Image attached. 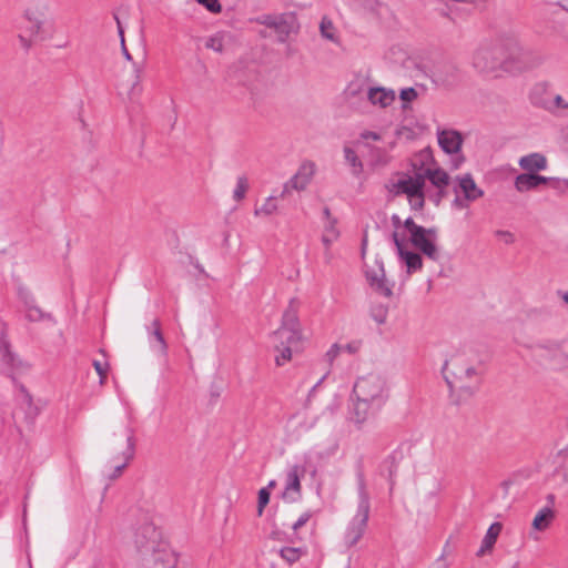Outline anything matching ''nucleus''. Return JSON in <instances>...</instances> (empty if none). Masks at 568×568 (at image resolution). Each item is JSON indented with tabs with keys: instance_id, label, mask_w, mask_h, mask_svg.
Instances as JSON below:
<instances>
[{
	"instance_id": "obj_1",
	"label": "nucleus",
	"mask_w": 568,
	"mask_h": 568,
	"mask_svg": "<svg viewBox=\"0 0 568 568\" xmlns=\"http://www.w3.org/2000/svg\"><path fill=\"white\" fill-rule=\"evenodd\" d=\"M390 386L379 373L356 378L348 399V419L357 428L374 418L389 399Z\"/></svg>"
},
{
	"instance_id": "obj_2",
	"label": "nucleus",
	"mask_w": 568,
	"mask_h": 568,
	"mask_svg": "<svg viewBox=\"0 0 568 568\" xmlns=\"http://www.w3.org/2000/svg\"><path fill=\"white\" fill-rule=\"evenodd\" d=\"M275 352V363L283 366L292 359L294 352L301 351L302 331L297 315V304L292 300L285 310L281 326L272 335Z\"/></svg>"
},
{
	"instance_id": "obj_3",
	"label": "nucleus",
	"mask_w": 568,
	"mask_h": 568,
	"mask_svg": "<svg viewBox=\"0 0 568 568\" xmlns=\"http://www.w3.org/2000/svg\"><path fill=\"white\" fill-rule=\"evenodd\" d=\"M356 510L344 531V544L354 547L365 535L371 515V496L362 466L356 470Z\"/></svg>"
},
{
	"instance_id": "obj_4",
	"label": "nucleus",
	"mask_w": 568,
	"mask_h": 568,
	"mask_svg": "<svg viewBox=\"0 0 568 568\" xmlns=\"http://www.w3.org/2000/svg\"><path fill=\"white\" fill-rule=\"evenodd\" d=\"M537 64L539 59L521 44L516 34H503V73L517 75Z\"/></svg>"
},
{
	"instance_id": "obj_5",
	"label": "nucleus",
	"mask_w": 568,
	"mask_h": 568,
	"mask_svg": "<svg viewBox=\"0 0 568 568\" xmlns=\"http://www.w3.org/2000/svg\"><path fill=\"white\" fill-rule=\"evenodd\" d=\"M473 68L486 75L499 78L503 74V36L494 42L479 44L470 59Z\"/></svg>"
},
{
	"instance_id": "obj_6",
	"label": "nucleus",
	"mask_w": 568,
	"mask_h": 568,
	"mask_svg": "<svg viewBox=\"0 0 568 568\" xmlns=\"http://www.w3.org/2000/svg\"><path fill=\"white\" fill-rule=\"evenodd\" d=\"M444 372L450 389L464 390L470 395L479 385V377L475 367L462 365L459 357L447 361L444 365Z\"/></svg>"
},
{
	"instance_id": "obj_7",
	"label": "nucleus",
	"mask_w": 568,
	"mask_h": 568,
	"mask_svg": "<svg viewBox=\"0 0 568 568\" xmlns=\"http://www.w3.org/2000/svg\"><path fill=\"white\" fill-rule=\"evenodd\" d=\"M404 227L409 234V241L414 247L419 250L425 256L432 261L440 258V251L437 245L438 234L436 229H426L416 224L413 219L408 217L404 222Z\"/></svg>"
},
{
	"instance_id": "obj_8",
	"label": "nucleus",
	"mask_w": 568,
	"mask_h": 568,
	"mask_svg": "<svg viewBox=\"0 0 568 568\" xmlns=\"http://www.w3.org/2000/svg\"><path fill=\"white\" fill-rule=\"evenodd\" d=\"M454 182L455 199L452 204L457 210L468 209L473 202L484 196V190L476 184L470 173L457 175Z\"/></svg>"
},
{
	"instance_id": "obj_9",
	"label": "nucleus",
	"mask_w": 568,
	"mask_h": 568,
	"mask_svg": "<svg viewBox=\"0 0 568 568\" xmlns=\"http://www.w3.org/2000/svg\"><path fill=\"white\" fill-rule=\"evenodd\" d=\"M425 175L416 172L414 175H405L394 184L396 193L407 195L409 205L414 210H422L425 203L424 195Z\"/></svg>"
},
{
	"instance_id": "obj_10",
	"label": "nucleus",
	"mask_w": 568,
	"mask_h": 568,
	"mask_svg": "<svg viewBox=\"0 0 568 568\" xmlns=\"http://www.w3.org/2000/svg\"><path fill=\"white\" fill-rule=\"evenodd\" d=\"M48 1H38L27 8L24 17L27 30L34 40H43L47 36Z\"/></svg>"
},
{
	"instance_id": "obj_11",
	"label": "nucleus",
	"mask_w": 568,
	"mask_h": 568,
	"mask_svg": "<svg viewBox=\"0 0 568 568\" xmlns=\"http://www.w3.org/2000/svg\"><path fill=\"white\" fill-rule=\"evenodd\" d=\"M437 140L439 146L445 153L454 155V159L452 160L453 169H458L464 162V156L460 154L464 141L462 134L452 129L438 130Z\"/></svg>"
},
{
	"instance_id": "obj_12",
	"label": "nucleus",
	"mask_w": 568,
	"mask_h": 568,
	"mask_svg": "<svg viewBox=\"0 0 568 568\" xmlns=\"http://www.w3.org/2000/svg\"><path fill=\"white\" fill-rule=\"evenodd\" d=\"M315 164L311 161L303 162L296 173L284 183L283 190L280 194V197L284 199L292 191H304L310 183L312 182L314 175H315Z\"/></svg>"
},
{
	"instance_id": "obj_13",
	"label": "nucleus",
	"mask_w": 568,
	"mask_h": 568,
	"mask_svg": "<svg viewBox=\"0 0 568 568\" xmlns=\"http://www.w3.org/2000/svg\"><path fill=\"white\" fill-rule=\"evenodd\" d=\"M365 276L369 286L378 294L389 297L393 294L392 285L385 278L384 265L379 260H375L374 264L366 266Z\"/></svg>"
},
{
	"instance_id": "obj_14",
	"label": "nucleus",
	"mask_w": 568,
	"mask_h": 568,
	"mask_svg": "<svg viewBox=\"0 0 568 568\" xmlns=\"http://www.w3.org/2000/svg\"><path fill=\"white\" fill-rule=\"evenodd\" d=\"M234 42V36L230 31H216L203 39V45L205 49L220 54L232 50Z\"/></svg>"
},
{
	"instance_id": "obj_15",
	"label": "nucleus",
	"mask_w": 568,
	"mask_h": 568,
	"mask_svg": "<svg viewBox=\"0 0 568 568\" xmlns=\"http://www.w3.org/2000/svg\"><path fill=\"white\" fill-rule=\"evenodd\" d=\"M394 244L397 250V254L400 261L405 264L407 273L412 274L414 272L420 271L423 267L422 256L407 248V245L402 241L397 233L393 234Z\"/></svg>"
},
{
	"instance_id": "obj_16",
	"label": "nucleus",
	"mask_w": 568,
	"mask_h": 568,
	"mask_svg": "<svg viewBox=\"0 0 568 568\" xmlns=\"http://www.w3.org/2000/svg\"><path fill=\"white\" fill-rule=\"evenodd\" d=\"M304 468L301 466H293L286 474L285 488L283 496L290 501H295L301 495V478L304 476Z\"/></svg>"
},
{
	"instance_id": "obj_17",
	"label": "nucleus",
	"mask_w": 568,
	"mask_h": 568,
	"mask_svg": "<svg viewBox=\"0 0 568 568\" xmlns=\"http://www.w3.org/2000/svg\"><path fill=\"white\" fill-rule=\"evenodd\" d=\"M123 437L125 438L126 446L125 449L120 455V458H122V463L114 466L113 473L109 476L111 479L118 478L122 474V470L128 466L130 460H132L134 457L135 442L133 428L130 426H125L123 429Z\"/></svg>"
},
{
	"instance_id": "obj_18",
	"label": "nucleus",
	"mask_w": 568,
	"mask_h": 568,
	"mask_svg": "<svg viewBox=\"0 0 568 568\" xmlns=\"http://www.w3.org/2000/svg\"><path fill=\"white\" fill-rule=\"evenodd\" d=\"M150 348L160 356H166L168 344L161 331V323L158 318L153 320L146 327Z\"/></svg>"
},
{
	"instance_id": "obj_19",
	"label": "nucleus",
	"mask_w": 568,
	"mask_h": 568,
	"mask_svg": "<svg viewBox=\"0 0 568 568\" xmlns=\"http://www.w3.org/2000/svg\"><path fill=\"white\" fill-rule=\"evenodd\" d=\"M555 179L534 173H521L515 179V187L518 192H527L537 189L541 184H547Z\"/></svg>"
},
{
	"instance_id": "obj_20",
	"label": "nucleus",
	"mask_w": 568,
	"mask_h": 568,
	"mask_svg": "<svg viewBox=\"0 0 568 568\" xmlns=\"http://www.w3.org/2000/svg\"><path fill=\"white\" fill-rule=\"evenodd\" d=\"M295 18L290 13H278V18L271 28L276 33L278 42H285L294 31Z\"/></svg>"
},
{
	"instance_id": "obj_21",
	"label": "nucleus",
	"mask_w": 568,
	"mask_h": 568,
	"mask_svg": "<svg viewBox=\"0 0 568 568\" xmlns=\"http://www.w3.org/2000/svg\"><path fill=\"white\" fill-rule=\"evenodd\" d=\"M420 174L425 175V180H429V182L439 190L442 196L443 191L448 186L450 180L447 172L440 168L426 166L420 170Z\"/></svg>"
},
{
	"instance_id": "obj_22",
	"label": "nucleus",
	"mask_w": 568,
	"mask_h": 568,
	"mask_svg": "<svg viewBox=\"0 0 568 568\" xmlns=\"http://www.w3.org/2000/svg\"><path fill=\"white\" fill-rule=\"evenodd\" d=\"M518 164L527 173H534L546 170L548 162L544 154L534 152L521 156Z\"/></svg>"
},
{
	"instance_id": "obj_23",
	"label": "nucleus",
	"mask_w": 568,
	"mask_h": 568,
	"mask_svg": "<svg viewBox=\"0 0 568 568\" xmlns=\"http://www.w3.org/2000/svg\"><path fill=\"white\" fill-rule=\"evenodd\" d=\"M395 91L382 87L369 88L367 92L368 101L381 108H387L395 101Z\"/></svg>"
},
{
	"instance_id": "obj_24",
	"label": "nucleus",
	"mask_w": 568,
	"mask_h": 568,
	"mask_svg": "<svg viewBox=\"0 0 568 568\" xmlns=\"http://www.w3.org/2000/svg\"><path fill=\"white\" fill-rule=\"evenodd\" d=\"M551 92L545 83L535 84L529 92V100L532 105L546 111L550 108Z\"/></svg>"
},
{
	"instance_id": "obj_25",
	"label": "nucleus",
	"mask_w": 568,
	"mask_h": 568,
	"mask_svg": "<svg viewBox=\"0 0 568 568\" xmlns=\"http://www.w3.org/2000/svg\"><path fill=\"white\" fill-rule=\"evenodd\" d=\"M159 534L152 524L143 525L135 535V544L139 549H153Z\"/></svg>"
},
{
	"instance_id": "obj_26",
	"label": "nucleus",
	"mask_w": 568,
	"mask_h": 568,
	"mask_svg": "<svg viewBox=\"0 0 568 568\" xmlns=\"http://www.w3.org/2000/svg\"><path fill=\"white\" fill-rule=\"evenodd\" d=\"M341 353H343V347L338 343H334L327 349V352L324 355V359L327 362L329 368L324 373V375L312 387V389L310 390V396H312L316 392V389L322 385V383L328 377V375L331 374V366L333 365L334 361L341 355Z\"/></svg>"
},
{
	"instance_id": "obj_27",
	"label": "nucleus",
	"mask_w": 568,
	"mask_h": 568,
	"mask_svg": "<svg viewBox=\"0 0 568 568\" xmlns=\"http://www.w3.org/2000/svg\"><path fill=\"white\" fill-rule=\"evenodd\" d=\"M500 530H501L500 524L494 523L493 525H490V527L488 528V530L481 541L480 548L478 549V551L476 554L478 557L484 556L486 554V551H489L493 548Z\"/></svg>"
},
{
	"instance_id": "obj_28",
	"label": "nucleus",
	"mask_w": 568,
	"mask_h": 568,
	"mask_svg": "<svg viewBox=\"0 0 568 568\" xmlns=\"http://www.w3.org/2000/svg\"><path fill=\"white\" fill-rule=\"evenodd\" d=\"M555 518V511L550 506H545L536 514L532 520L534 529L542 531L547 529Z\"/></svg>"
},
{
	"instance_id": "obj_29",
	"label": "nucleus",
	"mask_w": 568,
	"mask_h": 568,
	"mask_svg": "<svg viewBox=\"0 0 568 568\" xmlns=\"http://www.w3.org/2000/svg\"><path fill=\"white\" fill-rule=\"evenodd\" d=\"M19 295L26 303V318L30 322H37L42 318V312L40 308L32 305L33 298L26 290H20Z\"/></svg>"
},
{
	"instance_id": "obj_30",
	"label": "nucleus",
	"mask_w": 568,
	"mask_h": 568,
	"mask_svg": "<svg viewBox=\"0 0 568 568\" xmlns=\"http://www.w3.org/2000/svg\"><path fill=\"white\" fill-rule=\"evenodd\" d=\"M0 356L8 373L18 368L21 364L17 362L14 354H12L9 348V344L3 339L0 341Z\"/></svg>"
},
{
	"instance_id": "obj_31",
	"label": "nucleus",
	"mask_w": 568,
	"mask_h": 568,
	"mask_svg": "<svg viewBox=\"0 0 568 568\" xmlns=\"http://www.w3.org/2000/svg\"><path fill=\"white\" fill-rule=\"evenodd\" d=\"M278 210L276 197L271 195L265 199L264 203L254 210L255 216H270Z\"/></svg>"
},
{
	"instance_id": "obj_32",
	"label": "nucleus",
	"mask_w": 568,
	"mask_h": 568,
	"mask_svg": "<svg viewBox=\"0 0 568 568\" xmlns=\"http://www.w3.org/2000/svg\"><path fill=\"white\" fill-rule=\"evenodd\" d=\"M305 551L300 547H283L278 549L280 557L288 565H292L301 559Z\"/></svg>"
},
{
	"instance_id": "obj_33",
	"label": "nucleus",
	"mask_w": 568,
	"mask_h": 568,
	"mask_svg": "<svg viewBox=\"0 0 568 568\" xmlns=\"http://www.w3.org/2000/svg\"><path fill=\"white\" fill-rule=\"evenodd\" d=\"M321 36L332 42L337 43L338 38L335 34V27L327 17H323L320 23Z\"/></svg>"
},
{
	"instance_id": "obj_34",
	"label": "nucleus",
	"mask_w": 568,
	"mask_h": 568,
	"mask_svg": "<svg viewBox=\"0 0 568 568\" xmlns=\"http://www.w3.org/2000/svg\"><path fill=\"white\" fill-rule=\"evenodd\" d=\"M344 156L345 161L353 168L354 174H359L363 171V164L353 149L345 146Z\"/></svg>"
},
{
	"instance_id": "obj_35",
	"label": "nucleus",
	"mask_w": 568,
	"mask_h": 568,
	"mask_svg": "<svg viewBox=\"0 0 568 568\" xmlns=\"http://www.w3.org/2000/svg\"><path fill=\"white\" fill-rule=\"evenodd\" d=\"M248 190V181L247 178L244 175H241L236 179V185L233 191V199L236 202L242 201L245 197V194Z\"/></svg>"
},
{
	"instance_id": "obj_36",
	"label": "nucleus",
	"mask_w": 568,
	"mask_h": 568,
	"mask_svg": "<svg viewBox=\"0 0 568 568\" xmlns=\"http://www.w3.org/2000/svg\"><path fill=\"white\" fill-rule=\"evenodd\" d=\"M270 495H271V493L267 487H263L258 490V499H257V515L258 516L263 515L264 508L270 501Z\"/></svg>"
},
{
	"instance_id": "obj_37",
	"label": "nucleus",
	"mask_w": 568,
	"mask_h": 568,
	"mask_svg": "<svg viewBox=\"0 0 568 568\" xmlns=\"http://www.w3.org/2000/svg\"><path fill=\"white\" fill-rule=\"evenodd\" d=\"M550 108L548 109L549 112L555 113L559 109H567L568 102H566L561 95L559 94H552L550 98Z\"/></svg>"
},
{
	"instance_id": "obj_38",
	"label": "nucleus",
	"mask_w": 568,
	"mask_h": 568,
	"mask_svg": "<svg viewBox=\"0 0 568 568\" xmlns=\"http://www.w3.org/2000/svg\"><path fill=\"white\" fill-rule=\"evenodd\" d=\"M200 4L205 7L212 13H220L222 6L219 0H196Z\"/></svg>"
},
{
	"instance_id": "obj_39",
	"label": "nucleus",
	"mask_w": 568,
	"mask_h": 568,
	"mask_svg": "<svg viewBox=\"0 0 568 568\" xmlns=\"http://www.w3.org/2000/svg\"><path fill=\"white\" fill-rule=\"evenodd\" d=\"M495 236L507 245H510L515 242V235L509 231L498 230L495 232Z\"/></svg>"
},
{
	"instance_id": "obj_40",
	"label": "nucleus",
	"mask_w": 568,
	"mask_h": 568,
	"mask_svg": "<svg viewBox=\"0 0 568 568\" xmlns=\"http://www.w3.org/2000/svg\"><path fill=\"white\" fill-rule=\"evenodd\" d=\"M277 18L278 14H262L255 19V22L271 29Z\"/></svg>"
},
{
	"instance_id": "obj_41",
	"label": "nucleus",
	"mask_w": 568,
	"mask_h": 568,
	"mask_svg": "<svg viewBox=\"0 0 568 568\" xmlns=\"http://www.w3.org/2000/svg\"><path fill=\"white\" fill-rule=\"evenodd\" d=\"M399 98L403 102L408 103L417 98V92L414 88H405L400 90Z\"/></svg>"
},
{
	"instance_id": "obj_42",
	"label": "nucleus",
	"mask_w": 568,
	"mask_h": 568,
	"mask_svg": "<svg viewBox=\"0 0 568 568\" xmlns=\"http://www.w3.org/2000/svg\"><path fill=\"white\" fill-rule=\"evenodd\" d=\"M387 310L383 306L376 307L372 311V316L377 324H384L386 322Z\"/></svg>"
},
{
	"instance_id": "obj_43",
	"label": "nucleus",
	"mask_w": 568,
	"mask_h": 568,
	"mask_svg": "<svg viewBox=\"0 0 568 568\" xmlns=\"http://www.w3.org/2000/svg\"><path fill=\"white\" fill-rule=\"evenodd\" d=\"M114 19H115L116 24H118V32H119V36H120V38H121V44H122L123 54H124V57H125L128 60H131V55H130V53H129L128 49H126V48H125V45H124V30H123V28H122V24H121V22H120V19H119V17H118L116 14H114Z\"/></svg>"
},
{
	"instance_id": "obj_44",
	"label": "nucleus",
	"mask_w": 568,
	"mask_h": 568,
	"mask_svg": "<svg viewBox=\"0 0 568 568\" xmlns=\"http://www.w3.org/2000/svg\"><path fill=\"white\" fill-rule=\"evenodd\" d=\"M342 347H343V352H346L348 354H356L362 347V342L361 341H352L345 345H342Z\"/></svg>"
},
{
	"instance_id": "obj_45",
	"label": "nucleus",
	"mask_w": 568,
	"mask_h": 568,
	"mask_svg": "<svg viewBox=\"0 0 568 568\" xmlns=\"http://www.w3.org/2000/svg\"><path fill=\"white\" fill-rule=\"evenodd\" d=\"M312 517V513L311 511H305L303 513L298 519L293 524L292 528L293 530H298L300 528H302Z\"/></svg>"
},
{
	"instance_id": "obj_46",
	"label": "nucleus",
	"mask_w": 568,
	"mask_h": 568,
	"mask_svg": "<svg viewBox=\"0 0 568 568\" xmlns=\"http://www.w3.org/2000/svg\"><path fill=\"white\" fill-rule=\"evenodd\" d=\"M324 234H334L336 237L339 236V232L336 227V220H329L324 222Z\"/></svg>"
},
{
	"instance_id": "obj_47",
	"label": "nucleus",
	"mask_w": 568,
	"mask_h": 568,
	"mask_svg": "<svg viewBox=\"0 0 568 568\" xmlns=\"http://www.w3.org/2000/svg\"><path fill=\"white\" fill-rule=\"evenodd\" d=\"M93 366H94L98 375L100 376V383L102 384L106 377L108 364H103L99 361H94Z\"/></svg>"
},
{
	"instance_id": "obj_48",
	"label": "nucleus",
	"mask_w": 568,
	"mask_h": 568,
	"mask_svg": "<svg viewBox=\"0 0 568 568\" xmlns=\"http://www.w3.org/2000/svg\"><path fill=\"white\" fill-rule=\"evenodd\" d=\"M418 159L420 161V165L422 166H425L427 165V163L432 162L433 161V155H432V152L429 150H423L419 154H418Z\"/></svg>"
},
{
	"instance_id": "obj_49",
	"label": "nucleus",
	"mask_w": 568,
	"mask_h": 568,
	"mask_svg": "<svg viewBox=\"0 0 568 568\" xmlns=\"http://www.w3.org/2000/svg\"><path fill=\"white\" fill-rule=\"evenodd\" d=\"M338 237H336L334 234H324L322 235V242L328 248L332 243H334Z\"/></svg>"
},
{
	"instance_id": "obj_50",
	"label": "nucleus",
	"mask_w": 568,
	"mask_h": 568,
	"mask_svg": "<svg viewBox=\"0 0 568 568\" xmlns=\"http://www.w3.org/2000/svg\"><path fill=\"white\" fill-rule=\"evenodd\" d=\"M362 138L365 139V140H374V141H377L381 139V135L376 132H373V131H365L362 133Z\"/></svg>"
},
{
	"instance_id": "obj_51",
	"label": "nucleus",
	"mask_w": 568,
	"mask_h": 568,
	"mask_svg": "<svg viewBox=\"0 0 568 568\" xmlns=\"http://www.w3.org/2000/svg\"><path fill=\"white\" fill-rule=\"evenodd\" d=\"M546 500H547V506H550V508H552L556 503V496L554 494H548L546 496Z\"/></svg>"
},
{
	"instance_id": "obj_52",
	"label": "nucleus",
	"mask_w": 568,
	"mask_h": 568,
	"mask_svg": "<svg viewBox=\"0 0 568 568\" xmlns=\"http://www.w3.org/2000/svg\"><path fill=\"white\" fill-rule=\"evenodd\" d=\"M141 73H142V68L139 67V65H135V78H136V81L133 84V88H135L138 85V83L140 82Z\"/></svg>"
},
{
	"instance_id": "obj_53",
	"label": "nucleus",
	"mask_w": 568,
	"mask_h": 568,
	"mask_svg": "<svg viewBox=\"0 0 568 568\" xmlns=\"http://www.w3.org/2000/svg\"><path fill=\"white\" fill-rule=\"evenodd\" d=\"M323 216H324V219H325V221H324V222H327V221H329V220H334V219L332 217V215H331V211H329V209H328L327 206H325V207L323 209Z\"/></svg>"
},
{
	"instance_id": "obj_54",
	"label": "nucleus",
	"mask_w": 568,
	"mask_h": 568,
	"mask_svg": "<svg viewBox=\"0 0 568 568\" xmlns=\"http://www.w3.org/2000/svg\"><path fill=\"white\" fill-rule=\"evenodd\" d=\"M562 301L568 304V291L560 294Z\"/></svg>"
},
{
	"instance_id": "obj_55",
	"label": "nucleus",
	"mask_w": 568,
	"mask_h": 568,
	"mask_svg": "<svg viewBox=\"0 0 568 568\" xmlns=\"http://www.w3.org/2000/svg\"><path fill=\"white\" fill-rule=\"evenodd\" d=\"M275 485H276L275 480H271V481L268 483V485H267L268 490H270L271 488H274V487H275Z\"/></svg>"
},
{
	"instance_id": "obj_56",
	"label": "nucleus",
	"mask_w": 568,
	"mask_h": 568,
	"mask_svg": "<svg viewBox=\"0 0 568 568\" xmlns=\"http://www.w3.org/2000/svg\"><path fill=\"white\" fill-rule=\"evenodd\" d=\"M487 0H469L470 3L486 2Z\"/></svg>"
},
{
	"instance_id": "obj_57",
	"label": "nucleus",
	"mask_w": 568,
	"mask_h": 568,
	"mask_svg": "<svg viewBox=\"0 0 568 568\" xmlns=\"http://www.w3.org/2000/svg\"><path fill=\"white\" fill-rule=\"evenodd\" d=\"M564 3L566 4V7L568 8V0H564Z\"/></svg>"
},
{
	"instance_id": "obj_58",
	"label": "nucleus",
	"mask_w": 568,
	"mask_h": 568,
	"mask_svg": "<svg viewBox=\"0 0 568 568\" xmlns=\"http://www.w3.org/2000/svg\"><path fill=\"white\" fill-rule=\"evenodd\" d=\"M565 184H566V186H567V189H568V180H566V181H565Z\"/></svg>"
},
{
	"instance_id": "obj_59",
	"label": "nucleus",
	"mask_w": 568,
	"mask_h": 568,
	"mask_svg": "<svg viewBox=\"0 0 568 568\" xmlns=\"http://www.w3.org/2000/svg\"><path fill=\"white\" fill-rule=\"evenodd\" d=\"M566 11L568 12V8L566 9Z\"/></svg>"
}]
</instances>
